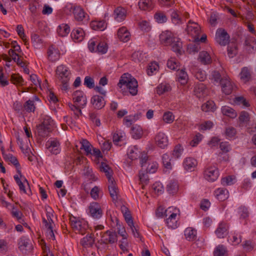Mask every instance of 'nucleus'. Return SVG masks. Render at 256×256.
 <instances>
[{
  "mask_svg": "<svg viewBox=\"0 0 256 256\" xmlns=\"http://www.w3.org/2000/svg\"><path fill=\"white\" fill-rule=\"evenodd\" d=\"M160 40L161 44L164 46H171L173 52L181 54L182 43L180 38L174 36L170 32H162L160 35Z\"/></svg>",
  "mask_w": 256,
  "mask_h": 256,
  "instance_id": "obj_1",
  "label": "nucleus"
},
{
  "mask_svg": "<svg viewBox=\"0 0 256 256\" xmlns=\"http://www.w3.org/2000/svg\"><path fill=\"white\" fill-rule=\"evenodd\" d=\"M56 77L62 84V89L66 90L68 88V82L70 78V72L64 65L58 66L56 70Z\"/></svg>",
  "mask_w": 256,
  "mask_h": 256,
  "instance_id": "obj_2",
  "label": "nucleus"
},
{
  "mask_svg": "<svg viewBox=\"0 0 256 256\" xmlns=\"http://www.w3.org/2000/svg\"><path fill=\"white\" fill-rule=\"evenodd\" d=\"M53 120L48 116L44 118L42 122L36 126V132L38 136L44 138L47 136L51 130V125Z\"/></svg>",
  "mask_w": 256,
  "mask_h": 256,
  "instance_id": "obj_3",
  "label": "nucleus"
},
{
  "mask_svg": "<svg viewBox=\"0 0 256 256\" xmlns=\"http://www.w3.org/2000/svg\"><path fill=\"white\" fill-rule=\"evenodd\" d=\"M230 36L223 28H218L216 34V40L221 46H226L230 42Z\"/></svg>",
  "mask_w": 256,
  "mask_h": 256,
  "instance_id": "obj_4",
  "label": "nucleus"
},
{
  "mask_svg": "<svg viewBox=\"0 0 256 256\" xmlns=\"http://www.w3.org/2000/svg\"><path fill=\"white\" fill-rule=\"evenodd\" d=\"M18 248L23 253L26 254L31 252L32 249V244L26 237H22L18 242Z\"/></svg>",
  "mask_w": 256,
  "mask_h": 256,
  "instance_id": "obj_5",
  "label": "nucleus"
},
{
  "mask_svg": "<svg viewBox=\"0 0 256 256\" xmlns=\"http://www.w3.org/2000/svg\"><path fill=\"white\" fill-rule=\"evenodd\" d=\"M204 175L207 180L213 182L218 178L219 175L218 169L215 166H210L205 170Z\"/></svg>",
  "mask_w": 256,
  "mask_h": 256,
  "instance_id": "obj_6",
  "label": "nucleus"
},
{
  "mask_svg": "<svg viewBox=\"0 0 256 256\" xmlns=\"http://www.w3.org/2000/svg\"><path fill=\"white\" fill-rule=\"evenodd\" d=\"M154 140L156 144L162 148L166 147L168 144V136L162 132H160L156 134Z\"/></svg>",
  "mask_w": 256,
  "mask_h": 256,
  "instance_id": "obj_7",
  "label": "nucleus"
},
{
  "mask_svg": "<svg viewBox=\"0 0 256 256\" xmlns=\"http://www.w3.org/2000/svg\"><path fill=\"white\" fill-rule=\"evenodd\" d=\"M73 100L74 103L76 104L80 103V104L82 105V108H84L87 103L86 96H84L83 92L80 90H76L74 92Z\"/></svg>",
  "mask_w": 256,
  "mask_h": 256,
  "instance_id": "obj_8",
  "label": "nucleus"
},
{
  "mask_svg": "<svg viewBox=\"0 0 256 256\" xmlns=\"http://www.w3.org/2000/svg\"><path fill=\"white\" fill-rule=\"evenodd\" d=\"M222 91L226 94H230L234 88V84L228 78H224L220 80Z\"/></svg>",
  "mask_w": 256,
  "mask_h": 256,
  "instance_id": "obj_9",
  "label": "nucleus"
},
{
  "mask_svg": "<svg viewBox=\"0 0 256 256\" xmlns=\"http://www.w3.org/2000/svg\"><path fill=\"white\" fill-rule=\"evenodd\" d=\"M90 212L94 218H100L102 214V210L100 206L97 202H92L90 207Z\"/></svg>",
  "mask_w": 256,
  "mask_h": 256,
  "instance_id": "obj_10",
  "label": "nucleus"
},
{
  "mask_svg": "<svg viewBox=\"0 0 256 256\" xmlns=\"http://www.w3.org/2000/svg\"><path fill=\"white\" fill-rule=\"evenodd\" d=\"M102 240L105 244H112L117 241V234L116 232L107 230L102 235Z\"/></svg>",
  "mask_w": 256,
  "mask_h": 256,
  "instance_id": "obj_11",
  "label": "nucleus"
},
{
  "mask_svg": "<svg viewBox=\"0 0 256 256\" xmlns=\"http://www.w3.org/2000/svg\"><path fill=\"white\" fill-rule=\"evenodd\" d=\"M46 148L52 154L60 153V143L56 140H48L46 144Z\"/></svg>",
  "mask_w": 256,
  "mask_h": 256,
  "instance_id": "obj_12",
  "label": "nucleus"
},
{
  "mask_svg": "<svg viewBox=\"0 0 256 256\" xmlns=\"http://www.w3.org/2000/svg\"><path fill=\"white\" fill-rule=\"evenodd\" d=\"M91 104L95 109L100 110L106 104L104 98L98 95L94 96L91 98Z\"/></svg>",
  "mask_w": 256,
  "mask_h": 256,
  "instance_id": "obj_13",
  "label": "nucleus"
},
{
  "mask_svg": "<svg viewBox=\"0 0 256 256\" xmlns=\"http://www.w3.org/2000/svg\"><path fill=\"white\" fill-rule=\"evenodd\" d=\"M48 56L50 61L52 62H56L59 59L60 56L58 49L54 46H50L48 50Z\"/></svg>",
  "mask_w": 256,
  "mask_h": 256,
  "instance_id": "obj_14",
  "label": "nucleus"
},
{
  "mask_svg": "<svg viewBox=\"0 0 256 256\" xmlns=\"http://www.w3.org/2000/svg\"><path fill=\"white\" fill-rule=\"evenodd\" d=\"M108 190L110 196L113 201H116L118 199V189L116 185L114 180L108 181Z\"/></svg>",
  "mask_w": 256,
  "mask_h": 256,
  "instance_id": "obj_15",
  "label": "nucleus"
},
{
  "mask_svg": "<svg viewBox=\"0 0 256 256\" xmlns=\"http://www.w3.org/2000/svg\"><path fill=\"white\" fill-rule=\"evenodd\" d=\"M228 226L226 224L221 222L219 224L215 233L218 238H224L228 234Z\"/></svg>",
  "mask_w": 256,
  "mask_h": 256,
  "instance_id": "obj_16",
  "label": "nucleus"
},
{
  "mask_svg": "<svg viewBox=\"0 0 256 256\" xmlns=\"http://www.w3.org/2000/svg\"><path fill=\"white\" fill-rule=\"evenodd\" d=\"M114 16L117 22L124 20L126 17V10L122 6H118L114 10Z\"/></svg>",
  "mask_w": 256,
  "mask_h": 256,
  "instance_id": "obj_17",
  "label": "nucleus"
},
{
  "mask_svg": "<svg viewBox=\"0 0 256 256\" xmlns=\"http://www.w3.org/2000/svg\"><path fill=\"white\" fill-rule=\"evenodd\" d=\"M71 225L75 230L78 231L82 234L84 230H85V224L84 222L80 220H76V218H74L73 219L70 220Z\"/></svg>",
  "mask_w": 256,
  "mask_h": 256,
  "instance_id": "obj_18",
  "label": "nucleus"
},
{
  "mask_svg": "<svg viewBox=\"0 0 256 256\" xmlns=\"http://www.w3.org/2000/svg\"><path fill=\"white\" fill-rule=\"evenodd\" d=\"M220 148L222 151V152H220L218 156L222 158L220 160H228V154L224 155V153H226L230 150V145L228 142H222L220 144Z\"/></svg>",
  "mask_w": 256,
  "mask_h": 256,
  "instance_id": "obj_19",
  "label": "nucleus"
},
{
  "mask_svg": "<svg viewBox=\"0 0 256 256\" xmlns=\"http://www.w3.org/2000/svg\"><path fill=\"white\" fill-rule=\"evenodd\" d=\"M197 165L196 160L192 158H186L183 162L184 168L187 171H193Z\"/></svg>",
  "mask_w": 256,
  "mask_h": 256,
  "instance_id": "obj_20",
  "label": "nucleus"
},
{
  "mask_svg": "<svg viewBox=\"0 0 256 256\" xmlns=\"http://www.w3.org/2000/svg\"><path fill=\"white\" fill-rule=\"evenodd\" d=\"M120 210L128 226L134 228V222L128 208L124 206H122Z\"/></svg>",
  "mask_w": 256,
  "mask_h": 256,
  "instance_id": "obj_21",
  "label": "nucleus"
},
{
  "mask_svg": "<svg viewBox=\"0 0 256 256\" xmlns=\"http://www.w3.org/2000/svg\"><path fill=\"white\" fill-rule=\"evenodd\" d=\"M228 44V54L229 58H232L238 54V44L236 40H232Z\"/></svg>",
  "mask_w": 256,
  "mask_h": 256,
  "instance_id": "obj_22",
  "label": "nucleus"
},
{
  "mask_svg": "<svg viewBox=\"0 0 256 256\" xmlns=\"http://www.w3.org/2000/svg\"><path fill=\"white\" fill-rule=\"evenodd\" d=\"M84 32L82 28L74 29L72 33V38L75 42H80L84 39Z\"/></svg>",
  "mask_w": 256,
  "mask_h": 256,
  "instance_id": "obj_23",
  "label": "nucleus"
},
{
  "mask_svg": "<svg viewBox=\"0 0 256 256\" xmlns=\"http://www.w3.org/2000/svg\"><path fill=\"white\" fill-rule=\"evenodd\" d=\"M200 26L197 23L194 22L191 20L188 21L186 28L188 33L196 36L200 34Z\"/></svg>",
  "mask_w": 256,
  "mask_h": 256,
  "instance_id": "obj_24",
  "label": "nucleus"
},
{
  "mask_svg": "<svg viewBox=\"0 0 256 256\" xmlns=\"http://www.w3.org/2000/svg\"><path fill=\"white\" fill-rule=\"evenodd\" d=\"M118 36L119 39L123 42H127L130 38V32L124 26H122L118 29Z\"/></svg>",
  "mask_w": 256,
  "mask_h": 256,
  "instance_id": "obj_25",
  "label": "nucleus"
},
{
  "mask_svg": "<svg viewBox=\"0 0 256 256\" xmlns=\"http://www.w3.org/2000/svg\"><path fill=\"white\" fill-rule=\"evenodd\" d=\"M90 28L94 30H104L106 28L107 24L104 20H92L90 24Z\"/></svg>",
  "mask_w": 256,
  "mask_h": 256,
  "instance_id": "obj_26",
  "label": "nucleus"
},
{
  "mask_svg": "<svg viewBox=\"0 0 256 256\" xmlns=\"http://www.w3.org/2000/svg\"><path fill=\"white\" fill-rule=\"evenodd\" d=\"M126 88L129 90L130 93L134 96L137 94L138 92V82L134 78H132V80L130 81V83H128L124 86Z\"/></svg>",
  "mask_w": 256,
  "mask_h": 256,
  "instance_id": "obj_27",
  "label": "nucleus"
},
{
  "mask_svg": "<svg viewBox=\"0 0 256 256\" xmlns=\"http://www.w3.org/2000/svg\"><path fill=\"white\" fill-rule=\"evenodd\" d=\"M216 198L220 201H224L228 198V192L224 188H218L214 192Z\"/></svg>",
  "mask_w": 256,
  "mask_h": 256,
  "instance_id": "obj_28",
  "label": "nucleus"
},
{
  "mask_svg": "<svg viewBox=\"0 0 256 256\" xmlns=\"http://www.w3.org/2000/svg\"><path fill=\"white\" fill-rule=\"evenodd\" d=\"M246 49L249 52H253L256 50V40L252 37L246 38L245 40Z\"/></svg>",
  "mask_w": 256,
  "mask_h": 256,
  "instance_id": "obj_29",
  "label": "nucleus"
},
{
  "mask_svg": "<svg viewBox=\"0 0 256 256\" xmlns=\"http://www.w3.org/2000/svg\"><path fill=\"white\" fill-rule=\"evenodd\" d=\"M184 236L188 241H194L197 238V232L192 228H187L184 230Z\"/></svg>",
  "mask_w": 256,
  "mask_h": 256,
  "instance_id": "obj_30",
  "label": "nucleus"
},
{
  "mask_svg": "<svg viewBox=\"0 0 256 256\" xmlns=\"http://www.w3.org/2000/svg\"><path fill=\"white\" fill-rule=\"evenodd\" d=\"M73 14L75 19L79 22H81L84 20L86 14L84 10L79 6L74 7Z\"/></svg>",
  "mask_w": 256,
  "mask_h": 256,
  "instance_id": "obj_31",
  "label": "nucleus"
},
{
  "mask_svg": "<svg viewBox=\"0 0 256 256\" xmlns=\"http://www.w3.org/2000/svg\"><path fill=\"white\" fill-rule=\"evenodd\" d=\"M94 242V234L86 235L80 242V244L84 248L91 247Z\"/></svg>",
  "mask_w": 256,
  "mask_h": 256,
  "instance_id": "obj_32",
  "label": "nucleus"
},
{
  "mask_svg": "<svg viewBox=\"0 0 256 256\" xmlns=\"http://www.w3.org/2000/svg\"><path fill=\"white\" fill-rule=\"evenodd\" d=\"M116 230L118 234L123 238L124 243H126V239H127V234L124 226L120 223L118 220L116 218Z\"/></svg>",
  "mask_w": 256,
  "mask_h": 256,
  "instance_id": "obj_33",
  "label": "nucleus"
},
{
  "mask_svg": "<svg viewBox=\"0 0 256 256\" xmlns=\"http://www.w3.org/2000/svg\"><path fill=\"white\" fill-rule=\"evenodd\" d=\"M130 134L134 138L139 139L142 138L143 131L140 126L136 125L131 128Z\"/></svg>",
  "mask_w": 256,
  "mask_h": 256,
  "instance_id": "obj_34",
  "label": "nucleus"
},
{
  "mask_svg": "<svg viewBox=\"0 0 256 256\" xmlns=\"http://www.w3.org/2000/svg\"><path fill=\"white\" fill-rule=\"evenodd\" d=\"M198 60L204 64H208L212 62L211 58L209 54L206 51L200 52L198 56Z\"/></svg>",
  "mask_w": 256,
  "mask_h": 256,
  "instance_id": "obj_35",
  "label": "nucleus"
},
{
  "mask_svg": "<svg viewBox=\"0 0 256 256\" xmlns=\"http://www.w3.org/2000/svg\"><path fill=\"white\" fill-rule=\"evenodd\" d=\"M206 86L202 83H199L196 84L194 88V94L198 98H200L202 96L205 94L206 92Z\"/></svg>",
  "mask_w": 256,
  "mask_h": 256,
  "instance_id": "obj_36",
  "label": "nucleus"
},
{
  "mask_svg": "<svg viewBox=\"0 0 256 256\" xmlns=\"http://www.w3.org/2000/svg\"><path fill=\"white\" fill-rule=\"evenodd\" d=\"M176 76L178 78V81L182 84H186L188 80V75L186 72L184 70L182 69L179 70V69L177 70Z\"/></svg>",
  "mask_w": 256,
  "mask_h": 256,
  "instance_id": "obj_37",
  "label": "nucleus"
},
{
  "mask_svg": "<svg viewBox=\"0 0 256 256\" xmlns=\"http://www.w3.org/2000/svg\"><path fill=\"white\" fill-rule=\"evenodd\" d=\"M178 190V182L172 180L166 186V190L170 194H174L177 192Z\"/></svg>",
  "mask_w": 256,
  "mask_h": 256,
  "instance_id": "obj_38",
  "label": "nucleus"
},
{
  "mask_svg": "<svg viewBox=\"0 0 256 256\" xmlns=\"http://www.w3.org/2000/svg\"><path fill=\"white\" fill-rule=\"evenodd\" d=\"M202 110L205 112H214L216 110V106L212 100H208L202 106Z\"/></svg>",
  "mask_w": 256,
  "mask_h": 256,
  "instance_id": "obj_39",
  "label": "nucleus"
},
{
  "mask_svg": "<svg viewBox=\"0 0 256 256\" xmlns=\"http://www.w3.org/2000/svg\"><path fill=\"white\" fill-rule=\"evenodd\" d=\"M240 80L244 82H248L251 78V74L247 67H244L242 69L240 74Z\"/></svg>",
  "mask_w": 256,
  "mask_h": 256,
  "instance_id": "obj_40",
  "label": "nucleus"
},
{
  "mask_svg": "<svg viewBox=\"0 0 256 256\" xmlns=\"http://www.w3.org/2000/svg\"><path fill=\"white\" fill-rule=\"evenodd\" d=\"M176 214H172L166 220V222L168 227L174 229L177 228L178 223L176 220Z\"/></svg>",
  "mask_w": 256,
  "mask_h": 256,
  "instance_id": "obj_41",
  "label": "nucleus"
},
{
  "mask_svg": "<svg viewBox=\"0 0 256 256\" xmlns=\"http://www.w3.org/2000/svg\"><path fill=\"white\" fill-rule=\"evenodd\" d=\"M222 112L224 115L232 118H235L237 116L236 111L233 108L228 106H222Z\"/></svg>",
  "mask_w": 256,
  "mask_h": 256,
  "instance_id": "obj_42",
  "label": "nucleus"
},
{
  "mask_svg": "<svg viewBox=\"0 0 256 256\" xmlns=\"http://www.w3.org/2000/svg\"><path fill=\"white\" fill-rule=\"evenodd\" d=\"M100 170L101 172L106 174L108 181L113 180H114L111 174L112 170L108 165L105 163L102 162L100 166Z\"/></svg>",
  "mask_w": 256,
  "mask_h": 256,
  "instance_id": "obj_43",
  "label": "nucleus"
},
{
  "mask_svg": "<svg viewBox=\"0 0 256 256\" xmlns=\"http://www.w3.org/2000/svg\"><path fill=\"white\" fill-rule=\"evenodd\" d=\"M70 32V26L64 24H62L58 26L57 30L58 34L60 36H67Z\"/></svg>",
  "mask_w": 256,
  "mask_h": 256,
  "instance_id": "obj_44",
  "label": "nucleus"
},
{
  "mask_svg": "<svg viewBox=\"0 0 256 256\" xmlns=\"http://www.w3.org/2000/svg\"><path fill=\"white\" fill-rule=\"evenodd\" d=\"M142 153V152H140L138 150V148L134 146V148H132L130 150L128 153V155L130 159L134 160L138 158V157H140L141 156Z\"/></svg>",
  "mask_w": 256,
  "mask_h": 256,
  "instance_id": "obj_45",
  "label": "nucleus"
},
{
  "mask_svg": "<svg viewBox=\"0 0 256 256\" xmlns=\"http://www.w3.org/2000/svg\"><path fill=\"white\" fill-rule=\"evenodd\" d=\"M138 6L142 10H150L152 8V2L151 0H140Z\"/></svg>",
  "mask_w": 256,
  "mask_h": 256,
  "instance_id": "obj_46",
  "label": "nucleus"
},
{
  "mask_svg": "<svg viewBox=\"0 0 256 256\" xmlns=\"http://www.w3.org/2000/svg\"><path fill=\"white\" fill-rule=\"evenodd\" d=\"M133 78L128 74H124L121 76L118 86L122 88V86H126Z\"/></svg>",
  "mask_w": 256,
  "mask_h": 256,
  "instance_id": "obj_47",
  "label": "nucleus"
},
{
  "mask_svg": "<svg viewBox=\"0 0 256 256\" xmlns=\"http://www.w3.org/2000/svg\"><path fill=\"white\" fill-rule=\"evenodd\" d=\"M68 106L74 112V115L77 117L78 118V116L82 114V112L81 110L82 105L80 104H72V103H68Z\"/></svg>",
  "mask_w": 256,
  "mask_h": 256,
  "instance_id": "obj_48",
  "label": "nucleus"
},
{
  "mask_svg": "<svg viewBox=\"0 0 256 256\" xmlns=\"http://www.w3.org/2000/svg\"><path fill=\"white\" fill-rule=\"evenodd\" d=\"M214 256H227V250L226 248L222 245L218 246L214 251Z\"/></svg>",
  "mask_w": 256,
  "mask_h": 256,
  "instance_id": "obj_49",
  "label": "nucleus"
},
{
  "mask_svg": "<svg viewBox=\"0 0 256 256\" xmlns=\"http://www.w3.org/2000/svg\"><path fill=\"white\" fill-rule=\"evenodd\" d=\"M170 90V86L168 84H161L156 88V92L159 95L162 94Z\"/></svg>",
  "mask_w": 256,
  "mask_h": 256,
  "instance_id": "obj_50",
  "label": "nucleus"
},
{
  "mask_svg": "<svg viewBox=\"0 0 256 256\" xmlns=\"http://www.w3.org/2000/svg\"><path fill=\"white\" fill-rule=\"evenodd\" d=\"M81 149H84L86 153V155L92 154V146L86 140H82L81 142Z\"/></svg>",
  "mask_w": 256,
  "mask_h": 256,
  "instance_id": "obj_51",
  "label": "nucleus"
},
{
  "mask_svg": "<svg viewBox=\"0 0 256 256\" xmlns=\"http://www.w3.org/2000/svg\"><path fill=\"white\" fill-rule=\"evenodd\" d=\"M4 158L5 160L10 162L14 165L16 168H18L20 165L16 158V157L13 156L11 154H4Z\"/></svg>",
  "mask_w": 256,
  "mask_h": 256,
  "instance_id": "obj_52",
  "label": "nucleus"
},
{
  "mask_svg": "<svg viewBox=\"0 0 256 256\" xmlns=\"http://www.w3.org/2000/svg\"><path fill=\"white\" fill-rule=\"evenodd\" d=\"M156 21L158 23H164L166 22L167 18L166 14L162 12H158L154 16Z\"/></svg>",
  "mask_w": 256,
  "mask_h": 256,
  "instance_id": "obj_53",
  "label": "nucleus"
},
{
  "mask_svg": "<svg viewBox=\"0 0 256 256\" xmlns=\"http://www.w3.org/2000/svg\"><path fill=\"white\" fill-rule=\"evenodd\" d=\"M158 168V164L156 162H148V165L144 167V170L146 171V173L153 174L155 172Z\"/></svg>",
  "mask_w": 256,
  "mask_h": 256,
  "instance_id": "obj_54",
  "label": "nucleus"
},
{
  "mask_svg": "<svg viewBox=\"0 0 256 256\" xmlns=\"http://www.w3.org/2000/svg\"><path fill=\"white\" fill-rule=\"evenodd\" d=\"M140 159V164L142 168V170L144 169V167L146 166L147 162L148 163V157L147 154L144 152H142L140 157H138Z\"/></svg>",
  "mask_w": 256,
  "mask_h": 256,
  "instance_id": "obj_55",
  "label": "nucleus"
},
{
  "mask_svg": "<svg viewBox=\"0 0 256 256\" xmlns=\"http://www.w3.org/2000/svg\"><path fill=\"white\" fill-rule=\"evenodd\" d=\"M162 118L165 122L170 124L174 122V116L172 112H167L164 113Z\"/></svg>",
  "mask_w": 256,
  "mask_h": 256,
  "instance_id": "obj_56",
  "label": "nucleus"
},
{
  "mask_svg": "<svg viewBox=\"0 0 256 256\" xmlns=\"http://www.w3.org/2000/svg\"><path fill=\"white\" fill-rule=\"evenodd\" d=\"M10 80L14 84H22L24 82L22 78L16 74H12L11 76Z\"/></svg>",
  "mask_w": 256,
  "mask_h": 256,
  "instance_id": "obj_57",
  "label": "nucleus"
},
{
  "mask_svg": "<svg viewBox=\"0 0 256 256\" xmlns=\"http://www.w3.org/2000/svg\"><path fill=\"white\" fill-rule=\"evenodd\" d=\"M152 188L154 190L156 194H160L163 193L164 191V188L162 184L160 182H155L152 186Z\"/></svg>",
  "mask_w": 256,
  "mask_h": 256,
  "instance_id": "obj_58",
  "label": "nucleus"
},
{
  "mask_svg": "<svg viewBox=\"0 0 256 256\" xmlns=\"http://www.w3.org/2000/svg\"><path fill=\"white\" fill-rule=\"evenodd\" d=\"M24 106L28 112H34L36 108L34 105V102L31 100L26 101Z\"/></svg>",
  "mask_w": 256,
  "mask_h": 256,
  "instance_id": "obj_59",
  "label": "nucleus"
},
{
  "mask_svg": "<svg viewBox=\"0 0 256 256\" xmlns=\"http://www.w3.org/2000/svg\"><path fill=\"white\" fill-rule=\"evenodd\" d=\"M16 32L18 35L22 38L25 44H27V40L26 38V36L24 33V30L22 26L20 24L18 25L16 27Z\"/></svg>",
  "mask_w": 256,
  "mask_h": 256,
  "instance_id": "obj_60",
  "label": "nucleus"
},
{
  "mask_svg": "<svg viewBox=\"0 0 256 256\" xmlns=\"http://www.w3.org/2000/svg\"><path fill=\"white\" fill-rule=\"evenodd\" d=\"M168 67L172 70H177L178 64L174 58H170L167 62Z\"/></svg>",
  "mask_w": 256,
  "mask_h": 256,
  "instance_id": "obj_61",
  "label": "nucleus"
},
{
  "mask_svg": "<svg viewBox=\"0 0 256 256\" xmlns=\"http://www.w3.org/2000/svg\"><path fill=\"white\" fill-rule=\"evenodd\" d=\"M162 163L164 164V166L166 168H171V164H170V156L165 154H163L162 158Z\"/></svg>",
  "mask_w": 256,
  "mask_h": 256,
  "instance_id": "obj_62",
  "label": "nucleus"
},
{
  "mask_svg": "<svg viewBox=\"0 0 256 256\" xmlns=\"http://www.w3.org/2000/svg\"><path fill=\"white\" fill-rule=\"evenodd\" d=\"M138 26L142 30L149 31L150 29V22L146 20H142L138 22Z\"/></svg>",
  "mask_w": 256,
  "mask_h": 256,
  "instance_id": "obj_63",
  "label": "nucleus"
},
{
  "mask_svg": "<svg viewBox=\"0 0 256 256\" xmlns=\"http://www.w3.org/2000/svg\"><path fill=\"white\" fill-rule=\"evenodd\" d=\"M108 50V46L104 42H100L96 46V51L102 54L106 52Z\"/></svg>",
  "mask_w": 256,
  "mask_h": 256,
  "instance_id": "obj_64",
  "label": "nucleus"
}]
</instances>
